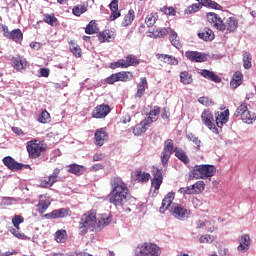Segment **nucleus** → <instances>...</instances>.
Instances as JSON below:
<instances>
[{"label": "nucleus", "mask_w": 256, "mask_h": 256, "mask_svg": "<svg viewBox=\"0 0 256 256\" xmlns=\"http://www.w3.org/2000/svg\"><path fill=\"white\" fill-rule=\"evenodd\" d=\"M111 191L108 195L109 203L116 207H123L129 201L131 194L127 184L120 177H114L110 180Z\"/></svg>", "instance_id": "1"}, {"label": "nucleus", "mask_w": 256, "mask_h": 256, "mask_svg": "<svg viewBox=\"0 0 256 256\" xmlns=\"http://www.w3.org/2000/svg\"><path fill=\"white\" fill-rule=\"evenodd\" d=\"M173 201H175V192H168L162 200L160 213H165V211H167V209L170 207V213L173 215V217H175V219L185 221V219L189 218L191 211L183 207L181 204H173Z\"/></svg>", "instance_id": "2"}, {"label": "nucleus", "mask_w": 256, "mask_h": 256, "mask_svg": "<svg viewBox=\"0 0 256 256\" xmlns=\"http://www.w3.org/2000/svg\"><path fill=\"white\" fill-rule=\"evenodd\" d=\"M97 230V212L90 210L84 213L78 223V233L81 237H85L89 231Z\"/></svg>", "instance_id": "3"}, {"label": "nucleus", "mask_w": 256, "mask_h": 256, "mask_svg": "<svg viewBox=\"0 0 256 256\" xmlns=\"http://www.w3.org/2000/svg\"><path fill=\"white\" fill-rule=\"evenodd\" d=\"M216 168L213 165L201 164L195 165L190 173V177L193 179H208L215 175Z\"/></svg>", "instance_id": "4"}, {"label": "nucleus", "mask_w": 256, "mask_h": 256, "mask_svg": "<svg viewBox=\"0 0 256 256\" xmlns=\"http://www.w3.org/2000/svg\"><path fill=\"white\" fill-rule=\"evenodd\" d=\"M136 256H161V247L155 243L144 242L136 247Z\"/></svg>", "instance_id": "5"}, {"label": "nucleus", "mask_w": 256, "mask_h": 256, "mask_svg": "<svg viewBox=\"0 0 256 256\" xmlns=\"http://www.w3.org/2000/svg\"><path fill=\"white\" fill-rule=\"evenodd\" d=\"M26 149L30 159H39L41 153L47 150L45 144L41 143L39 140H31L27 143Z\"/></svg>", "instance_id": "6"}, {"label": "nucleus", "mask_w": 256, "mask_h": 256, "mask_svg": "<svg viewBox=\"0 0 256 256\" xmlns=\"http://www.w3.org/2000/svg\"><path fill=\"white\" fill-rule=\"evenodd\" d=\"M175 153V145L171 139H167L164 142V147L161 152V163L163 167H167L169 165V160L171 159V155Z\"/></svg>", "instance_id": "7"}, {"label": "nucleus", "mask_w": 256, "mask_h": 256, "mask_svg": "<svg viewBox=\"0 0 256 256\" xmlns=\"http://www.w3.org/2000/svg\"><path fill=\"white\" fill-rule=\"evenodd\" d=\"M132 77L133 75L131 74V72L122 71L111 74L109 77L106 78L105 81L108 85H113L114 83H117L119 81H121L122 83H127V81H130Z\"/></svg>", "instance_id": "8"}, {"label": "nucleus", "mask_w": 256, "mask_h": 256, "mask_svg": "<svg viewBox=\"0 0 256 256\" xmlns=\"http://www.w3.org/2000/svg\"><path fill=\"white\" fill-rule=\"evenodd\" d=\"M201 119L205 127H208L210 131L214 132L216 135H219V130L217 129V126L213 124V121H215V118L213 117V113H211V111L204 110L201 114Z\"/></svg>", "instance_id": "9"}, {"label": "nucleus", "mask_w": 256, "mask_h": 256, "mask_svg": "<svg viewBox=\"0 0 256 256\" xmlns=\"http://www.w3.org/2000/svg\"><path fill=\"white\" fill-rule=\"evenodd\" d=\"M107 141H109V133H107V128L97 129L94 134V145L97 147H103Z\"/></svg>", "instance_id": "10"}, {"label": "nucleus", "mask_w": 256, "mask_h": 256, "mask_svg": "<svg viewBox=\"0 0 256 256\" xmlns=\"http://www.w3.org/2000/svg\"><path fill=\"white\" fill-rule=\"evenodd\" d=\"M71 216V210L69 208L55 209L50 213L44 214V219H65V217Z\"/></svg>", "instance_id": "11"}, {"label": "nucleus", "mask_w": 256, "mask_h": 256, "mask_svg": "<svg viewBox=\"0 0 256 256\" xmlns=\"http://www.w3.org/2000/svg\"><path fill=\"white\" fill-rule=\"evenodd\" d=\"M185 57L192 63H205L208 55L203 52L189 50L185 52Z\"/></svg>", "instance_id": "12"}, {"label": "nucleus", "mask_w": 256, "mask_h": 256, "mask_svg": "<svg viewBox=\"0 0 256 256\" xmlns=\"http://www.w3.org/2000/svg\"><path fill=\"white\" fill-rule=\"evenodd\" d=\"M111 113V106L107 104L97 105L92 111L94 119H105Z\"/></svg>", "instance_id": "13"}, {"label": "nucleus", "mask_w": 256, "mask_h": 256, "mask_svg": "<svg viewBox=\"0 0 256 256\" xmlns=\"http://www.w3.org/2000/svg\"><path fill=\"white\" fill-rule=\"evenodd\" d=\"M221 27L220 31L222 33H234V31H237V27H239V21L235 17H229L226 22H222Z\"/></svg>", "instance_id": "14"}, {"label": "nucleus", "mask_w": 256, "mask_h": 256, "mask_svg": "<svg viewBox=\"0 0 256 256\" xmlns=\"http://www.w3.org/2000/svg\"><path fill=\"white\" fill-rule=\"evenodd\" d=\"M206 18L208 23H210L211 27H213L214 29H217V31H220V29H223L221 26L223 24V19H221L217 13L208 12L206 14Z\"/></svg>", "instance_id": "15"}, {"label": "nucleus", "mask_w": 256, "mask_h": 256, "mask_svg": "<svg viewBox=\"0 0 256 256\" xmlns=\"http://www.w3.org/2000/svg\"><path fill=\"white\" fill-rule=\"evenodd\" d=\"M215 121L219 129L223 128V125L229 122V109L222 112H215Z\"/></svg>", "instance_id": "16"}, {"label": "nucleus", "mask_w": 256, "mask_h": 256, "mask_svg": "<svg viewBox=\"0 0 256 256\" xmlns=\"http://www.w3.org/2000/svg\"><path fill=\"white\" fill-rule=\"evenodd\" d=\"M2 161L5 167L10 169V171H21V168L23 167V163L15 161L11 156L4 157Z\"/></svg>", "instance_id": "17"}, {"label": "nucleus", "mask_w": 256, "mask_h": 256, "mask_svg": "<svg viewBox=\"0 0 256 256\" xmlns=\"http://www.w3.org/2000/svg\"><path fill=\"white\" fill-rule=\"evenodd\" d=\"M200 75L204 77V79H208V81H213V83H221V77H219L213 71L202 69L200 71Z\"/></svg>", "instance_id": "18"}, {"label": "nucleus", "mask_w": 256, "mask_h": 256, "mask_svg": "<svg viewBox=\"0 0 256 256\" xmlns=\"http://www.w3.org/2000/svg\"><path fill=\"white\" fill-rule=\"evenodd\" d=\"M148 88L147 78H140V82L137 84V92L135 94V98L141 99L143 95H145V89Z\"/></svg>", "instance_id": "19"}, {"label": "nucleus", "mask_w": 256, "mask_h": 256, "mask_svg": "<svg viewBox=\"0 0 256 256\" xmlns=\"http://www.w3.org/2000/svg\"><path fill=\"white\" fill-rule=\"evenodd\" d=\"M134 177L139 183H147L151 179V174L142 172L140 168H137L134 172Z\"/></svg>", "instance_id": "20"}, {"label": "nucleus", "mask_w": 256, "mask_h": 256, "mask_svg": "<svg viewBox=\"0 0 256 256\" xmlns=\"http://www.w3.org/2000/svg\"><path fill=\"white\" fill-rule=\"evenodd\" d=\"M198 37L202 39V41H213V39H215V33L210 28H204L198 33Z\"/></svg>", "instance_id": "21"}, {"label": "nucleus", "mask_w": 256, "mask_h": 256, "mask_svg": "<svg viewBox=\"0 0 256 256\" xmlns=\"http://www.w3.org/2000/svg\"><path fill=\"white\" fill-rule=\"evenodd\" d=\"M111 223V217L106 214L101 215L100 218L96 217V229L101 231L104 227H107Z\"/></svg>", "instance_id": "22"}, {"label": "nucleus", "mask_w": 256, "mask_h": 256, "mask_svg": "<svg viewBox=\"0 0 256 256\" xmlns=\"http://www.w3.org/2000/svg\"><path fill=\"white\" fill-rule=\"evenodd\" d=\"M156 57L168 65H179V60L175 58V56L169 54H157Z\"/></svg>", "instance_id": "23"}, {"label": "nucleus", "mask_w": 256, "mask_h": 256, "mask_svg": "<svg viewBox=\"0 0 256 256\" xmlns=\"http://www.w3.org/2000/svg\"><path fill=\"white\" fill-rule=\"evenodd\" d=\"M174 153H175V157H177V159H179V161H181L182 163H184V165H189V156H187V152H185V150L176 147L174 149Z\"/></svg>", "instance_id": "24"}, {"label": "nucleus", "mask_w": 256, "mask_h": 256, "mask_svg": "<svg viewBox=\"0 0 256 256\" xmlns=\"http://www.w3.org/2000/svg\"><path fill=\"white\" fill-rule=\"evenodd\" d=\"M12 65L17 71H22V69L27 67V61L20 56L13 57Z\"/></svg>", "instance_id": "25"}, {"label": "nucleus", "mask_w": 256, "mask_h": 256, "mask_svg": "<svg viewBox=\"0 0 256 256\" xmlns=\"http://www.w3.org/2000/svg\"><path fill=\"white\" fill-rule=\"evenodd\" d=\"M242 121L243 123H247L248 125H251L253 121H256V114L249 111V109L246 106V109L242 112Z\"/></svg>", "instance_id": "26"}, {"label": "nucleus", "mask_w": 256, "mask_h": 256, "mask_svg": "<svg viewBox=\"0 0 256 256\" xmlns=\"http://www.w3.org/2000/svg\"><path fill=\"white\" fill-rule=\"evenodd\" d=\"M8 39L14 41L15 43H21V41H23V32L21 31V29H14L10 31Z\"/></svg>", "instance_id": "27"}, {"label": "nucleus", "mask_w": 256, "mask_h": 256, "mask_svg": "<svg viewBox=\"0 0 256 256\" xmlns=\"http://www.w3.org/2000/svg\"><path fill=\"white\" fill-rule=\"evenodd\" d=\"M243 79V74L240 71H237L233 74L232 80L230 81V87L232 89H237L241 85Z\"/></svg>", "instance_id": "28"}, {"label": "nucleus", "mask_w": 256, "mask_h": 256, "mask_svg": "<svg viewBox=\"0 0 256 256\" xmlns=\"http://www.w3.org/2000/svg\"><path fill=\"white\" fill-rule=\"evenodd\" d=\"M68 173H72L77 176L83 175V173H85V166L71 164L68 166Z\"/></svg>", "instance_id": "29"}, {"label": "nucleus", "mask_w": 256, "mask_h": 256, "mask_svg": "<svg viewBox=\"0 0 256 256\" xmlns=\"http://www.w3.org/2000/svg\"><path fill=\"white\" fill-rule=\"evenodd\" d=\"M180 83L182 85H191L193 83V75L187 71L180 72Z\"/></svg>", "instance_id": "30"}, {"label": "nucleus", "mask_w": 256, "mask_h": 256, "mask_svg": "<svg viewBox=\"0 0 256 256\" xmlns=\"http://www.w3.org/2000/svg\"><path fill=\"white\" fill-rule=\"evenodd\" d=\"M135 21V11L130 9L122 21V27H129Z\"/></svg>", "instance_id": "31"}, {"label": "nucleus", "mask_w": 256, "mask_h": 256, "mask_svg": "<svg viewBox=\"0 0 256 256\" xmlns=\"http://www.w3.org/2000/svg\"><path fill=\"white\" fill-rule=\"evenodd\" d=\"M113 39H115V37H113V34L107 30L98 34V41H100V43H105V41L111 43Z\"/></svg>", "instance_id": "32"}, {"label": "nucleus", "mask_w": 256, "mask_h": 256, "mask_svg": "<svg viewBox=\"0 0 256 256\" xmlns=\"http://www.w3.org/2000/svg\"><path fill=\"white\" fill-rule=\"evenodd\" d=\"M44 23H47V25H50L51 27H57L58 20L55 17V14H45L43 18Z\"/></svg>", "instance_id": "33"}, {"label": "nucleus", "mask_w": 256, "mask_h": 256, "mask_svg": "<svg viewBox=\"0 0 256 256\" xmlns=\"http://www.w3.org/2000/svg\"><path fill=\"white\" fill-rule=\"evenodd\" d=\"M169 31H170V35H169L170 43L173 45V47H176V49H179V47H181V43L179 42L177 32H175L174 30H171V28H169Z\"/></svg>", "instance_id": "34"}, {"label": "nucleus", "mask_w": 256, "mask_h": 256, "mask_svg": "<svg viewBox=\"0 0 256 256\" xmlns=\"http://www.w3.org/2000/svg\"><path fill=\"white\" fill-rule=\"evenodd\" d=\"M253 58L251 57V53L243 52V67L244 69H251L253 67L252 62Z\"/></svg>", "instance_id": "35"}, {"label": "nucleus", "mask_w": 256, "mask_h": 256, "mask_svg": "<svg viewBox=\"0 0 256 256\" xmlns=\"http://www.w3.org/2000/svg\"><path fill=\"white\" fill-rule=\"evenodd\" d=\"M51 205V202L49 200H39V203L37 204L38 213L43 215L47 209H49Z\"/></svg>", "instance_id": "36"}, {"label": "nucleus", "mask_w": 256, "mask_h": 256, "mask_svg": "<svg viewBox=\"0 0 256 256\" xmlns=\"http://www.w3.org/2000/svg\"><path fill=\"white\" fill-rule=\"evenodd\" d=\"M55 241L57 243H65V241H67V230H58V231H56Z\"/></svg>", "instance_id": "37"}, {"label": "nucleus", "mask_w": 256, "mask_h": 256, "mask_svg": "<svg viewBox=\"0 0 256 256\" xmlns=\"http://www.w3.org/2000/svg\"><path fill=\"white\" fill-rule=\"evenodd\" d=\"M202 8H203V3H194L187 7L185 13L187 15H191L193 13H197V11H199Z\"/></svg>", "instance_id": "38"}, {"label": "nucleus", "mask_w": 256, "mask_h": 256, "mask_svg": "<svg viewBox=\"0 0 256 256\" xmlns=\"http://www.w3.org/2000/svg\"><path fill=\"white\" fill-rule=\"evenodd\" d=\"M57 183V178L55 176L50 175L47 180L41 182V187L47 189L49 187H53Z\"/></svg>", "instance_id": "39"}, {"label": "nucleus", "mask_w": 256, "mask_h": 256, "mask_svg": "<svg viewBox=\"0 0 256 256\" xmlns=\"http://www.w3.org/2000/svg\"><path fill=\"white\" fill-rule=\"evenodd\" d=\"M126 67H137L139 65V60L135 55H128L125 60Z\"/></svg>", "instance_id": "40"}, {"label": "nucleus", "mask_w": 256, "mask_h": 256, "mask_svg": "<svg viewBox=\"0 0 256 256\" xmlns=\"http://www.w3.org/2000/svg\"><path fill=\"white\" fill-rule=\"evenodd\" d=\"M203 7H209L210 9H217L221 10L222 7L219 5V3L213 1V0H202Z\"/></svg>", "instance_id": "41"}, {"label": "nucleus", "mask_w": 256, "mask_h": 256, "mask_svg": "<svg viewBox=\"0 0 256 256\" xmlns=\"http://www.w3.org/2000/svg\"><path fill=\"white\" fill-rule=\"evenodd\" d=\"M70 51L73 53L74 57H81V47L77 43L71 41L69 43Z\"/></svg>", "instance_id": "42"}, {"label": "nucleus", "mask_w": 256, "mask_h": 256, "mask_svg": "<svg viewBox=\"0 0 256 256\" xmlns=\"http://www.w3.org/2000/svg\"><path fill=\"white\" fill-rule=\"evenodd\" d=\"M147 131V127L140 122L133 128V134L137 137L143 135Z\"/></svg>", "instance_id": "43"}, {"label": "nucleus", "mask_w": 256, "mask_h": 256, "mask_svg": "<svg viewBox=\"0 0 256 256\" xmlns=\"http://www.w3.org/2000/svg\"><path fill=\"white\" fill-rule=\"evenodd\" d=\"M169 30L167 28H157L156 30L153 31L152 35L156 39H161V37H165L168 35Z\"/></svg>", "instance_id": "44"}, {"label": "nucleus", "mask_w": 256, "mask_h": 256, "mask_svg": "<svg viewBox=\"0 0 256 256\" xmlns=\"http://www.w3.org/2000/svg\"><path fill=\"white\" fill-rule=\"evenodd\" d=\"M192 188L194 190V194L198 195V193H202V191H205V182L198 181L192 185Z\"/></svg>", "instance_id": "45"}, {"label": "nucleus", "mask_w": 256, "mask_h": 256, "mask_svg": "<svg viewBox=\"0 0 256 256\" xmlns=\"http://www.w3.org/2000/svg\"><path fill=\"white\" fill-rule=\"evenodd\" d=\"M50 119L51 115L49 114V112H47V110L42 111L38 117L39 123H49Z\"/></svg>", "instance_id": "46"}, {"label": "nucleus", "mask_w": 256, "mask_h": 256, "mask_svg": "<svg viewBox=\"0 0 256 256\" xmlns=\"http://www.w3.org/2000/svg\"><path fill=\"white\" fill-rule=\"evenodd\" d=\"M86 11H87V7L85 6H74L72 9V13L76 17H81V15H83V13H85Z\"/></svg>", "instance_id": "47"}, {"label": "nucleus", "mask_w": 256, "mask_h": 256, "mask_svg": "<svg viewBox=\"0 0 256 256\" xmlns=\"http://www.w3.org/2000/svg\"><path fill=\"white\" fill-rule=\"evenodd\" d=\"M160 113H161V107L154 106L153 109L150 110L149 112H146L145 115L149 117H155V119H157Z\"/></svg>", "instance_id": "48"}, {"label": "nucleus", "mask_w": 256, "mask_h": 256, "mask_svg": "<svg viewBox=\"0 0 256 256\" xmlns=\"http://www.w3.org/2000/svg\"><path fill=\"white\" fill-rule=\"evenodd\" d=\"M188 141H192V143H194V145L197 146V148L199 149V147H201V140H199V138L197 136H195V134L193 133H188L186 135Z\"/></svg>", "instance_id": "49"}, {"label": "nucleus", "mask_w": 256, "mask_h": 256, "mask_svg": "<svg viewBox=\"0 0 256 256\" xmlns=\"http://www.w3.org/2000/svg\"><path fill=\"white\" fill-rule=\"evenodd\" d=\"M25 221V218L21 215H15L12 219V224L16 229H20L19 225Z\"/></svg>", "instance_id": "50"}, {"label": "nucleus", "mask_w": 256, "mask_h": 256, "mask_svg": "<svg viewBox=\"0 0 256 256\" xmlns=\"http://www.w3.org/2000/svg\"><path fill=\"white\" fill-rule=\"evenodd\" d=\"M121 67L122 69H127V64L125 60H118L117 62L110 64V69H119Z\"/></svg>", "instance_id": "51"}, {"label": "nucleus", "mask_w": 256, "mask_h": 256, "mask_svg": "<svg viewBox=\"0 0 256 256\" xmlns=\"http://www.w3.org/2000/svg\"><path fill=\"white\" fill-rule=\"evenodd\" d=\"M245 109H247V105L245 104H241L240 106H238L233 114V119H237V117H243V112L245 111Z\"/></svg>", "instance_id": "52"}, {"label": "nucleus", "mask_w": 256, "mask_h": 256, "mask_svg": "<svg viewBox=\"0 0 256 256\" xmlns=\"http://www.w3.org/2000/svg\"><path fill=\"white\" fill-rule=\"evenodd\" d=\"M178 193H181L182 195H193L195 194V191L193 190V185L182 187L178 190Z\"/></svg>", "instance_id": "53"}, {"label": "nucleus", "mask_w": 256, "mask_h": 256, "mask_svg": "<svg viewBox=\"0 0 256 256\" xmlns=\"http://www.w3.org/2000/svg\"><path fill=\"white\" fill-rule=\"evenodd\" d=\"M198 103L205 105L206 107H211L213 105V100L209 97L202 96L198 99Z\"/></svg>", "instance_id": "54"}, {"label": "nucleus", "mask_w": 256, "mask_h": 256, "mask_svg": "<svg viewBox=\"0 0 256 256\" xmlns=\"http://www.w3.org/2000/svg\"><path fill=\"white\" fill-rule=\"evenodd\" d=\"M94 26H95V20L90 21L85 28V33L87 35H94V33H95Z\"/></svg>", "instance_id": "55"}, {"label": "nucleus", "mask_w": 256, "mask_h": 256, "mask_svg": "<svg viewBox=\"0 0 256 256\" xmlns=\"http://www.w3.org/2000/svg\"><path fill=\"white\" fill-rule=\"evenodd\" d=\"M155 121H157V118L148 116L144 120H142L140 123H142L144 127H147V129H149V126L151 125V123H155Z\"/></svg>", "instance_id": "56"}, {"label": "nucleus", "mask_w": 256, "mask_h": 256, "mask_svg": "<svg viewBox=\"0 0 256 256\" xmlns=\"http://www.w3.org/2000/svg\"><path fill=\"white\" fill-rule=\"evenodd\" d=\"M155 23H157V17H155V15L151 14L150 16H147L146 18L147 27H153Z\"/></svg>", "instance_id": "57"}, {"label": "nucleus", "mask_w": 256, "mask_h": 256, "mask_svg": "<svg viewBox=\"0 0 256 256\" xmlns=\"http://www.w3.org/2000/svg\"><path fill=\"white\" fill-rule=\"evenodd\" d=\"M162 184L163 180L157 178L152 179V187L154 188L155 191H159V189H161Z\"/></svg>", "instance_id": "58"}, {"label": "nucleus", "mask_w": 256, "mask_h": 256, "mask_svg": "<svg viewBox=\"0 0 256 256\" xmlns=\"http://www.w3.org/2000/svg\"><path fill=\"white\" fill-rule=\"evenodd\" d=\"M250 241H251V238L249 237L248 234H244L241 236L240 243H242V245L249 247V245H251Z\"/></svg>", "instance_id": "59"}, {"label": "nucleus", "mask_w": 256, "mask_h": 256, "mask_svg": "<svg viewBox=\"0 0 256 256\" xmlns=\"http://www.w3.org/2000/svg\"><path fill=\"white\" fill-rule=\"evenodd\" d=\"M10 232L12 233V235H14V237H17V239H25V234L19 232V229L15 227L10 229Z\"/></svg>", "instance_id": "60"}, {"label": "nucleus", "mask_w": 256, "mask_h": 256, "mask_svg": "<svg viewBox=\"0 0 256 256\" xmlns=\"http://www.w3.org/2000/svg\"><path fill=\"white\" fill-rule=\"evenodd\" d=\"M112 13L110 15V21H115V19H119V17H121V12H119V10H111Z\"/></svg>", "instance_id": "61"}, {"label": "nucleus", "mask_w": 256, "mask_h": 256, "mask_svg": "<svg viewBox=\"0 0 256 256\" xmlns=\"http://www.w3.org/2000/svg\"><path fill=\"white\" fill-rule=\"evenodd\" d=\"M110 11H119V1L113 0L110 4Z\"/></svg>", "instance_id": "62"}, {"label": "nucleus", "mask_w": 256, "mask_h": 256, "mask_svg": "<svg viewBox=\"0 0 256 256\" xmlns=\"http://www.w3.org/2000/svg\"><path fill=\"white\" fill-rule=\"evenodd\" d=\"M162 11L165 13V15H172L174 16L175 15V8L173 7H164L162 8Z\"/></svg>", "instance_id": "63"}, {"label": "nucleus", "mask_w": 256, "mask_h": 256, "mask_svg": "<svg viewBox=\"0 0 256 256\" xmlns=\"http://www.w3.org/2000/svg\"><path fill=\"white\" fill-rule=\"evenodd\" d=\"M40 77H49V69L48 68H41L39 70Z\"/></svg>", "instance_id": "64"}]
</instances>
